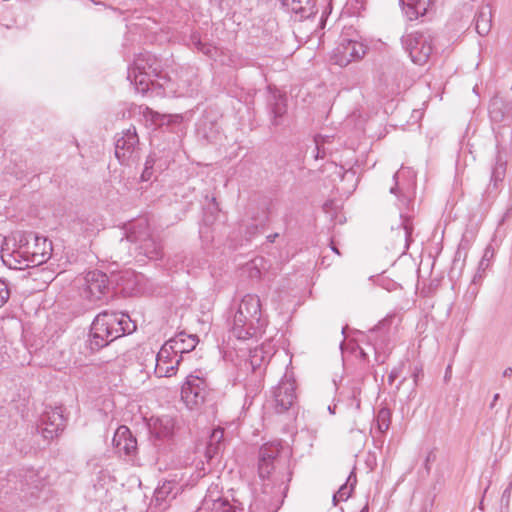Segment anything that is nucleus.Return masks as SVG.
Here are the masks:
<instances>
[{
	"instance_id": "6",
	"label": "nucleus",
	"mask_w": 512,
	"mask_h": 512,
	"mask_svg": "<svg viewBox=\"0 0 512 512\" xmlns=\"http://www.w3.org/2000/svg\"><path fill=\"white\" fill-rule=\"evenodd\" d=\"M182 356L164 343L156 356L154 373L157 377H172L176 375Z\"/></svg>"
},
{
	"instance_id": "12",
	"label": "nucleus",
	"mask_w": 512,
	"mask_h": 512,
	"mask_svg": "<svg viewBox=\"0 0 512 512\" xmlns=\"http://www.w3.org/2000/svg\"><path fill=\"white\" fill-rule=\"evenodd\" d=\"M62 429V417L54 412L47 416V421L42 423L41 433L44 438L52 440L59 435Z\"/></svg>"
},
{
	"instance_id": "4",
	"label": "nucleus",
	"mask_w": 512,
	"mask_h": 512,
	"mask_svg": "<svg viewBox=\"0 0 512 512\" xmlns=\"http://www.w3.org/2000/svg\"><path fill=\"white\" fill-rule=\"evenodd\" d=\"M366 54V46L356 40H343L335 48L332 60L340 67L361 60Z\"/></svg>"
},
{
	"instance_id": "11",
	"label": "nucleus",
	"mask_w": 512,
	"mask_h": 512,
	"mask_svg": "<svg viewBox=\"0 0 512 512\" xmlns=\"http://www.w3.org/2000/svg\"><path fill=\"white\" fill-rule=\"evenodd\" d=\"M165 344L170 346L178 355L182 356L183 353H188L196 347L198 344V337L193 334L180 332L165 342Z\"/></svg>"
},
{
	"instance_id": "18",
	"label": "nucleus",
	"mask_w": 512,
	"mask_h": 512,
	"mask_svg": "<svg viewBox=\"0 0 512 512\" xmlns=\"http://www.w3.org/2000/svg\"><path fill=\"white\" fill-rule=\"evenodd\" d=\"M9 289L3 281L0 280V307H2L9 299Z\"/></svg>"
},
{
	"instance_id": "2",
	"label": "nucleus",
	"mask_w": 512,
	"mask_h": 512,
	"mask_svg": "<svg viewBox=\"0 0 512 512\" xmlns=\"http://www.w3.org/2000/svg\"><path fill=\"white\" fill-rule=\"evenodd\" d=\"M262 328L261 302L258 296L245 295L233 320V333L238 339L256 336Z\"/></svg>"
},
{
	"instance_id": "14",
	"label": "nucleus",
	"mask_w": 512,
	"mask_h": 512,
	"mask_svg": "<svg viewBox=\"0 0 512 512\" xmlns=\"http://www.w3.org/2000/svg\"><path fill=\"white\" fill-rule=\"evenodd\" d=\"M149 426L153 434L158 438L169 437L174 431V422L169 417L151 419Z\"/></svg>"
},
{
	"instance_id": "19",
	"label": "nucleus",
	"mask_w": 512,
	"mask_h": 512,
	"mask_svg": "<svg viewBox=\"0 0 512 512\" xmlns=\"http://www.w3.org/2000/svg\"><path fill=\"white\" fill-rule=\"evenodd\" d=\"M224 439V429L215 428L210 436V440L215 442L216 444L222 445V441Z\"/></svg>"
},
{
	"instance_id": "9",
	"label": "nucleus",
	"mask_w": 512,
	"mask_h": 512,
	"mask_svg": "<svg viewBox=\"0 0 512 512\" xmlns=\"http://www.w3.org/2000/svg\"><path fill=\"white\" fill-rule=\"evenodd\" d=\"M113 443L118 452L126 455L133 454L137 449V441L126 426H120L114 435Z\"/></svg>"
},
{
	"instance_id": "8",
	"label": "nucleus",
	"mask_w": 512,
	"mask_h": 512,
	"mask_svg": "<svg viewBox=\"0 0 512 512\" xmlns=\"http://www.w3.org/2000/svg\"><path fill=\"white\" fill-rule=\"evenodd\" d=\"M408 51L412 61L422 65L428 61L432 53V46L423 37H414L408 42Z\"/></svg>"
},
{
	"instance_id": "1",
	"label": "nucleus",
	"mask_w": 512,
	"mask_h": 512,
	"mask_svg": "<svg viewBox=\"0 0 512 512\" xmlns=\"http://www.w3.org/2000/svg\"><path fill=\"white\" fill-rule=\"evenodd\" d=\"M136 330V324L125 313L104 312L94 319L90 330V345L93 349L105 347L126 333Z\"/></svg>"
},
{
	"instance_id": "3",
	"label": "nucleus",
	"mask_w": 512,
	"mask_h": 512,
	"mask_svg": "<svg viewBox=\"0 0 512 512\" xmlns=\"http://www.w3.org/2000/svg\"><path fill=\"white\" fill-rule=\"evenodd\" d=\"M180 395L189 409L200 407L209 395L206 381L196 375H188L181 385Z\"/></svg>"
},
{
	"instance_id": "5",
	"label": "nucleus",
	"mask_w": 512,
	"mask_h": 512,
	"mask_svg": "<svg viewBox=\"0 0 512 512\" xmlns=\"http://www.w3.org/2000/svg\"><path fill=\"white\" fill-rule=\"evenodd\" d=\"M51 252V243L45 238L34 237L31 241H27L21 245L18 253L25 258L27 265H40L44 263Z\"/></svg>"
},
{
	"instance_id": "22",
	"label": "nucleus",
	"mask_w": 512,
	"mask_h": 512,
	"mask_svg": "<svg viewBox=\"0 0 512 512\" xmlns=\"http://www.w3.org/2000/svg\"><path fill=\"white\" fill-rule=\"evenodd\" d=\"M120 142H121V141H120V140H118V141H117V145H116V156H117L118 158H120V157H121V155H120V153H119Z\"/></svg>"
},
{
	"instance_id": "10",
	"label": "nucleus",
	"mask_w": 512,
	"mask_h": 512,
	"mask_svg": "<svg viewBox=\"0 0 512 512\" xmlns=\"http://www.w3.org/2000/svg\"><path fill=\"white\" fill-rule=\"evenodd\" d=\"M86 289L93 298H100L108 288V278L101 271H90L86 274Z\"/></svg>"
},
{
	"instance_id": "7",
	"label": "nucleus",
	"mask_w": 512,
	"mask_h": 512,
	"mask_svg": "<svg viewBox=\"0 0 512 512\" xmlns=\"http://www.w3.org/2000/svg\"><path fill=\"white\" fill-rule=\"evenodd\" d=\"M280 453L279 443L265 444L260 450L259 474L261 477H269L275 468V461Z\"/></svg>"
},
{
	"instance_id": "20",
	"label": "nucleus",
	"mask_w": 512,
	"mask_h": 512,
	"mask_svg": "<svg viewBox=\"0 0 512 512\" xmlns=\"http://www.w3.org/2000/svg\"><path fill=\"white\" fill-rule=\"evenodd\" d=\"M476 29L478 31V33L480 34H486L488 32V29H489V25L488 23L486 22L483 26L481 25L480 23V19L477 20L476 22Z\"/></svg>"
},
{
	"instance_id": "17",
	"label": "nucleus",
	"mask_w": 512,
	"mask_h": 512,
	"mask_svg": "<svg viewBox=\"0 0 512 512\" xmlns=\"http://www.w3.org/2000/svg\"><path fill=\"white\" fill-rule=\"evenodd\" d=\"M135 85L141 92H146L149 89V82L146 79V75L139 74L135 76Z\"/></svg>"
},
{
	"instance_id": "15",
	"label": "nucleus",
	"mask_w": 512,
	"mask_h": 512,
	"mask_svg": "<svg viewBox=\"0 0 512 512\" xmlns=\"http://www.w3.org/2000/svg\"><path fill=\"white\" fill-rule=\"evenodd\" d=\"M405 13L410 20L425 15L431 0H401Z\"/></svg>"
},
{
	"instance_id": "16",
	"label": "nucleus",
	"mask_w": 512,
	"mask_h": 512,
	"mask_svg": "<svg viewBox=\"0 0 512 512\" xmlns=\"http://www.w3.org/2000/svg\"><path fill=\"white\" fill-rule=\"evenodd\" d=\"M221 450V445L216 444L213 441H209V444L206 448L205 456L207 459H212L214 456H216Z\"/></svg>"
},
{
	"instance_id": "13",
	"label": "nucleus",
	"mask_w": 512,
	"mask_h": 512,
	"mask_svg": "<svg viewBox=\"0 0 512 512\" xmlns=\"http://www.w3.org/2000/svg\"><path fill=\"white\" fill-rule=\"evenodd\" d=\"M295 400L294 388L291 384H281L275 392V401L281 410L289 409Z\"/></svg>"
},
{
	"instance_id": "21",
	"label": "nucleus",
	"mask_w": 512,
	"mask_h": 512,
	"mask_svg": "<svg viewBox=\"0 0 512 512\" xmlns=\"http://www.w3.org/2000/svg\"><path fill=\"white\" fill-rule=\"evenodd\" d=\"M215 505H222V506H224L226 512L231 510V506L229 504L225 503L224 501H217Z\"/></svg>"
},
{
	"instance_id": "23",
	"label": "nucleus",
	"mask_w": 512,
	"mask_h": 512,
	"mask_svg": "<svg viewBox=\"0 0 512 512\" xmlns=\"http://www.w3.org/2000/svg\"><path fill=\"white\" fill-rule=\"evenodd\" d=\"M388 415H389V412H388V411H384V410H382V411L380 412V414H379V416H380V417H381V416L385 417V416H388Z\"/></svg>"
}]
</instances>
